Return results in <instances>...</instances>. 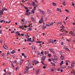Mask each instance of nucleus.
Instances as JSON below:
<instances>
[{
  "label": "nucleus",
  "mask_w": 75,
  "mask_h": 75,
  "mask_svg": "<svg viewBox=\"0 0 75 75\" xmlns=\"http://www.w3.org/2000/svg\"><path fill=\"white\" fill-rule=\"evenodd\" d=\"M57 24H60L61 25V24H62V23H61V22H58Z\"/></svg>",
  "instance_id": "nucleus-37"
},
{
  "label": "nucleus",
  "mask_w": 75,
  "mask_h": 75,
  "mask_svg": "<svg viewBox=\"0 0 75 75\" xmlns=\"http://www.w3.org/2000/svg\"><path fill=\"white\" fill-rule=\"evenodd\" d=\"M32 41H31V38H28V39L27 40V41H30L31 42H34V38H33L32 39Z\"/></svg>",
  "instance_id": "nucleus-5"
},
{
  "label": "nucleus",
  "mask_w": 75,
  "mask_h": 75,
  "mask_svg": "<svg viewBox=\"0 0 75 75\" xmlns=\"http://www.w3.org/2000/svg\"><path fill=\"white\" fill-rule=\"evenodd\" d=\"M5 10V8H2V11H3V12Z\"/></svg>",
  "instance_id": "nucleus-31"
},
{
  "label": "nucleus",
  "mask_w": 75,
  "mask_h": 75,
  "mask_svg": "<svg viewBox=\"0 0 75 75\" xmlns=\"http://www.w3.org/2000/svg\"><path fill=\"white\" fill-rule=\"evenodd\" d=\"M48 60L49 61H50V62H51V61H52V60H51V59H49Z\"/></svg>",
  "instance_id": "nucleus-39"
},
{
  "label": "nucleus",
  "mask_w": 75,
  "mask_h": 75,
  "mask_svg": "<svg viewBox=\"0 0 75 75\" xmlns=\"http://www.w3.org/2000/svg\"><path fill=\"white\" fill-rule=\"evenodd\" d=\"M72 6H75V4L72 2Z\"/></svg>",
  "instance_id": "nucleus-51"
},
{
  "label": "nucleus",
  "mask_w": 75,
  "mask_h": 75,
  "mask_svg": "<svg viewBox=\"0 0 75 75\" xmlns=\"http://www.w3.org/2000/svg\"><path fill=\"white\" fill-rule=\"evenodd\" d=\"M22 56H24L25 55V54H24V53H22Z\"/></svg>",
  "instance_id": "nucleus-50"
},
{
  "label": "nucleus",
  "mask_w": 75,
  "mask_h": 75,
  "mask_svg": "<svg viewBox=\"0 0 75 75\" xmlns=\"http://www.w3.org/2000/svg\"><path fill=\"white\" fill-rule=\"evenodd\" d=\"M69 17V16H67V17H66V18L65 19V20L66 21L67 20V19H68V18Z\"/></svg>",
  "instance_id": "nucleus-35"
},
{
  "label": "nucleus",
  "mask_w": 75,
  "mask_h": 75,
  "mask_svg": "<svg viewBox=\"0 0 75 75\" xmlns=\"http://www.w3.org/2000/svg\"><path fill=\"white\" fill-rule=\"evenodd\" d=\"M4 49H5V50H7L8 49V47H7L6 46H5V47L4 46Z\"/></svg>",
  "instance_id": "nucleus-17"
},
{
  "label": "nucleus",
  "mask_w": 75,
  "mask_h": 75,
  "mask_svg": "<svg viewBox=\"0 0 75 75\" xmlns=\"http://www.w3.org/2000/svg\"><path fill=\"white\" fill-rule=\"evenodd\" d=\"M65 62H66V65H67V66H68V62H69V61H68L67 60H66L65 61Z\"/></svg>",
  "instance_id": "nucleus-14"
},
{
  "label": "nucleus",
  "mask_w": 75,
  "mask_h": 75,
  "mask_svg": "<svg viewBox=\"0 0 75 75\" xmlns=\"http://www.w3.org/2000/svg\"><path fill=\"white\" fill-rule=\"evenodd\" d=\"M37 53H38V54H37V56H38V57H41V54L40 53L39 51H37Z\"/></svg>",
  "instance_id": "nucleus-7"
},
{
  "label": "nucleus",
  "mask_w": 75,
  "mask_h": 75,
  "mask_svg": "<svg viewBox=\"0 0 75 75\" xmlns=\"http://www.w3.org/2000/svg\"><path fill=\"white\" fill-rule=\"evenodd\" d=\"M74 69H72V73L74 75H75V71L74 70Z\"/></svg>",
  "instance_id": "nucleus-13"
},
{
  "label": "nucleus",
  "mask_w": 75,
  "mask_h": 75,
  "mask_svg": "<svg viewBox=\"0 0 75 75\" xmlns=\"http://www.w3.org/2000/svg\"><path fill=\"white\" fill-rule=\"evenodd\" d=\"M3 11H1L0 12V15H3Z\"/></svg>",
  "instance_id": "nucleus-19"
},
{
  "label": "nucleus",
  "mask_w": 75,
  "mask_h": 75,
  "mask_svg": "<svg viewBox=\"0 0 75 75\" xmlns=\"http://www.w3.org/2000/svg\"><path fill=\"white\" fill-rule=\"evenodd\" d=\"M3 21H4L3 20H2V21H0L1 23H3Z\"/></svg>",
  "instance_id": "nucleus-58"
},
{
  "label": "nucleus",
  "mask_w": 75,
  "mask_h": 75,
  "mask_svg": "<svg viewBox=\"0 0 75 75\" xmlns=\"http://www.w3.org/2000/svg\"><path fill=\"white\" fill-rule=\"evenodd\" d=\"M27 65V66L25 68L26 70H25V74H26V72H28L27 71L28 70L32 67V66H31V64L30 62H29L28 63Z\"/></svg>",
  "instance_id": "nucleus-1"
},
{
  "label": "nucleus",
  "mask_w": 75,
  "mask_h": 75,
  "mask_svg": "<svg viewBox=\"0 0 75 75\" xmlns=\"http://www.w3.org/2000/svg\"><path fill=\"white\" fill-rule=\"evenodd\" d=\"M29 11H30V10L27 9V10H26V12H27V13H28V12H29Z\"/></svg>",
  "instance_id": "nucleus-48"
},
{
  "label": "nucleus",
  "mask_w": 75,
  "mask_h": 75,
  "mask_svg": "<svg viewBox=\"0 0 75 75\" xmlns=\"http://www.w3.org/2000/svg\"><path fill=\"white\" fill-rule=\"evenodd\" d=\"M10 54V52H7V53L6 54L7 55H9V54Z\"/></svg>",
  "instance_id": "nucleus-49"
},
{
  "label": "nucleus",
  "mask_w": 75,
  "mask_h": 75,
  "mask_svg": "<svg viewBox=\"0 0 75 75\" xmlns=\"http://www.w3.org/2000/svg\"><path fill=\"white\" fill-rule=\"evenodd\" d=\"M23 60H22L20 61V65H22V64H23Z\"/></svg>",
  "instance_id": "nucleus-18"
},
{
  "label": "nucleus",
  "mask_w": 75,
  "mask_h": 75,
  "mask_svg": "<svg viewBox=\"0 0 75 75\" xmlns=\"http://www.w3.org/2000/svg\"><path fill=\"white\" fill-rule=\"evenodd\" d=\"M19 28H21V29L23 28V27L21 26H19Z\"/></svg>",
  "instance_id": "nucleus-56"
},
{
  "label": "nucleus",
  "mask_w": 75,
  "mask_h": 75,
  "mask_svg": "<svg viewBox=\"0 0 75 75\" xmlns=\"http://www.w3.org/2000/svg\"><path fill=\"white\" fill-rule=\"evenodd\" d=\"M2 56L3 57H5V56H6V54H4V53H2Z\"/></svg>",
  "instance_id": "nucleus-15"
},
{
  "label": "nucleus",
  "mask_w": 75,
  "mask_h": 75,
  "mask_svg": "<svg viewBox=\"0 0 75 75\" xmlns=\"http://www.w3.org/2000/svg\"><path fill=\"white\" fill-rule=\"evenodd\" d=\"M63 30H62L63 33H65V32H66L67 33H68V32L67 31V30H65V29H63Z\"/></svg>",
  "instance_id": "nucleus-20"
},
{
  "label": "nucleus",
  "mask_w": 75,
  "mask_h": 75,
  "mask_svg": "<svg viewBox=\"0 0 75 75\" xmlns=\"http://www.w3.org/2000/svg\"><path fill=\"white\" fill-rule=\"evenodd\" d=\"M41 20L42 21H43V16H41Z\"/></svg>",
  "instance_id": "nucleus-30"
},
{
  "label": "nucleus",
  "mask_w": 75,
  "mask_h": 75,
  "mask_svg": "<svg viewBox=\"0 0 75 75\" xmlns=\"http://www.w3.org/2000/svg\"><path fill=\"white\" fill-rule=\"evenodd\" d=\"M28 30L29 31H31V30H32V28H29L28 29Z\"/></svg>",
  "instance_id": "nucleus-21"
},
{
  "label": "nucleus",
  "mask_w": 75,
  "mask_h": 75,
  "mask_svg": "<svg viewBox=\"0 0 75 75\" xmlns=\"http://www.w3.org/2000/svg\"><path fill=\"white\" fill-rule=\"evenodd\" d=\"M27 36H26V38H28L29 37H30V36H28V34H27Z\"/></svg>",
  "instance_id": "nucleus-41"
},
{
  "label": "nucleus",
  "mask_w": 75,
  "mask_h": 75,
  "mask_svg": "<svg viewBox=\"0 0 75 75\" xmlns=\"http://www.w3.org/2000/svg\"><path fill=\"white\" fill-rule=\"evenodd\" d=\"M52 65L53 66H55V63H53Z\"/></svg>",
  "instance_id": "nucleus-54"
},
{
  "label": "nucleus",
  "mask_w": 75,
  "mask_h": 75,
  "mask_svg": "<svg viewBox=\"0 0 75 75\" xmlns=\"http://www.w3.org/2000/svg\"><path fill=\"white\" fill-rule=\"evenodd\" d=\"M33 63H34L35 65L37 64H39V62L35 60L34 61L32 62Z\"/></svg>",
  "instance_id": "nucleus-8"
},
{
  "label": "nucleus",
  "mask_w": 75,
  "mask_h": 75,
  "mask_svg": "<svg viewBox=\"0 0 75 75\" xmlns=\"http://www.w3.org/2000/svg\"><path fill=\"white\" fill-rule=\"evenodd\" d=\"M33 6H34V7L35 6V3L34 2H33Z\"/></svg>",
  "instance_id": "nucleus-26"
},
{
  "label": "nucleus",
  "mask_w": 75,
  "mask_h": 75,
  "mask_svg": "<svg viewBox=\"0 0 75 75\" xmlns=\"http://www.w3.org/2000/svg\"><path fill=\"white\" fill-rule=\"evenodd\" d=\"M65 11L67 12V13H69V11L68 9H65Z\"/></svg>",
  "instance_id": "nucleus-33"
},
{
  "label": "nucleus",
  "mask_w": 75,
  "mask_h": 75,
  "mask_svg": "<svg viewBox=\"0 0 75 75\" xmlns=\"http://www.w3.org/2000/svg\"><path fill=\"white\" fill-rule=\"evenodd\" d=\"M11 54H14V52L13 51H12V52H11Z\"/></svg>",
  "instance_id": "nucleus-63"
},
{
  "label": "nucleus",
  "mask_w": 75,
  "mask_h": 75,
  "mask_svg": "<svg viewBox=\"0 0 75 75\" xmlns=\"http://www.w3.org/2000/svg\"><path fill=\"white\" fill-rule=\"evenodd\" d=\"M46 25L47 27H50V24H46Z\"/></svg>",
  "instance_id": "nucleus-42"
},
{
  "label": "nucleus",
  "mask_w": 75,
  "mask_h": 75,
  "mask_svg": "<svg viewBox=\"0 0 75 75\" xmlns=\"http://www.w3.org/2000/svg\"><path fill=\"white\" fill-rule=\"evenodd\" d=\"M53 55L54 56H55L56 55V54H55V53H53Z\"/></svg>",
  "instance_id": "nucleus-62"
},
{
  "label": "nucleus",
  "mask_w": 75,
  "mask_h": 75,
  "mask_svg": "<svg viewBox=\"0 0 75 75\" xmlns=\"http://www.w3.org/2000/svg\"><path fill=\"white\" fill-rule=\"evenodd\" d=\"M21 36H22V37H23V36H24V34L21 33Z\"/></svg>",
  "instance_id": "nucleus-36"
},
{
  "label": "nucleus",
  "mask_w": 75,
  "mask_h": 75,
  "mask_svg": "<svg viewBox=\"0 0 75 75\" xmlns=\"http://www.w3.org/2000/svg\"><path fill=\"white\" fill-rule=\"evenodd\" d=\"M50 51H51V52H52L54 51V49L52 48L50 49Z\"/></svg>",
  "instance_id": "nucleus-28"
},
{
  "label": "nucleus",
  "mask_w": 75,
  "mask_h": 75,
  "mask_svg": "<svg viewBox=\"0 0 75 75\" xmlns=\"http://www.w3.org/2000/svg\"><path fill=\"white\" fill-rule=\"evenodd\" d=\"M36 42L37 43H41V42H42V41H36Z\"/></svg>",
  "instance_id": "nucleus-29"
},
{
  "label": "nucleus",
  "mask_w": 75,
  "mask_h": 75,
  "mask_svg": "<svg viewBox=\"0 0 75 75\" xmlns=\"http://www.w3.org/2000/svg\"><path fill=\"white\" fill-rule=\"evenodd\" d=\"M61 72H63V70L61 69L60 70Z\"/></svg>",
  "instance_id": "nucleus-60"
},
{
  "label": "nucleus",
  "mask_w": 75,
  "mask_h": 75,
  "mask_svg": "<svg viewBox=\"0 0 75 75\" xmlns=\"http://www.w3.org/2000/svg\"><path fill=\"white\" fill-rule=\"evenodd\" d=\"M60 55H62V52L61 51L60 52Z\"/></svg>",
  "instance_id": "nucleus-46"
},
{
  "label": "nucleus",
  "mask_w": 75,
  "mask_h": 75,
  "mask_svg": "<svg viewBox=\"0 0 75 75\" xmlns=\"http://www.w3.org/2000/svg\"><path fill=\"white\" fill-rule=\"evenodd\" d=\"M75 64V62H71V68H74V64Z\"/></svg>",
  "instance_id": "nucleus-4"
},
{
  "label": "nucleus",
  "mask_w": 75,
  "mask_h": 75,
  "mask_svg": "<svg viewBox=\"0 0 75 75\" xmlns=\"http://www.w3.org/2000/svg\"><path fill=\"white\" fill-rule=\"evenodd\" d=\"M41 14H43V15H44L45 14V12H44L43 11H42L41 12H40Z\"/></svg>",
  "instance_id": "nucleus-12"
},
{
  "label": "nucleus",
  "mask_w": 75,
  "mask_h": 75,
  "mask_svg": "<svg viewBox=\"0 0 75 75\" xmlns=\"http://www.w3.org/2000/svg\"><path fill=\"white\" fill-rule=\"evenodd\" d=\"M63 62H64V61H62L60 63V65H62L63 64Z\"/></svg>",
  "instance_id": "nucleus-23"
},
{
  "label": "nucleus",
  "mask_w": 75,
  "mask_h": 75,
  "mask_svg": "<svg viewBox=\"0 0 75 75\" xmlns=\"http://www.w3.org/2000/svg\"><path fill=\"white\" fill-rule=\"evenodd\" d=\"M66 50H67V51H69V52H70V50H69L68 48H67V49H66Z\"/></svg>",
  "instance_id": "nucleus-32"
},
{
  "label": "nucleus",
  "mask_w": 75,
  "mask_h": 75,
  "mask_svg": "<svg viewBox=\"0 0 75 75\" xmlns=\"http://www.w3.org/2000/svg\"><path fill=\"white\" fill-rule=\"evenodd\" d=\"M52 4H53V6H55L57 5V4H56V3H55L54 2H53V3Z\"/></svg>",
  "instance_id": "nucleus-22"
},
{
  "label": "nucleus",
  "mask_w": 75,
  "mask_h": 75,
  "mask_svg": "<svg viewBox=\"0 0 75 75\" xmlns=\"http://www.w3.org/2000/svg\"><path fill=\"white\" fill-rule=\"evenodd\" d=\"M49 53V52L48 51H45V55H46V54H48Z\"/></svg>",
  "instance_id": "nucleus-24"
},
{
  "label": "nucleus",
  "mask_w": 75,
  "mask_h": 75,
  "mask_svg": "<svg viewBox=\"0 0 75 75\" xmlns=\"http://www.w3.org/2000/svg\"><path fill=\"white\" fill-rule=\"evenodd\" d=\"M24 8H25L26 10H27V8L25 6L24 7Z\"/></svg>",
  "instance_id": "nucleus-57"
},
{
  "label": "nucleus",
  "mask_w": 75,
  "mask_h": 75,
  "mask_svg": "<svg viewBox=\"0 0 75 75\" xmlns=\"http://www.w3.org/2000/svg\"><path fill=\"white\" fill-rule=\"evenodd\" d=\"M67 46H64V48H65V50H66V49H67Z\"/></svg>",
  "instance_id": "nucleus-61"
},
{
  "label": "nucleus",
  "mask_w": 75,
  "mask_h": 75,
  "mask_svg": "<svg viewBox=\"0 0 75 75\" xmlns=\"http://www.w3.org/2000/svg\"><path fill=\"white\" fill-rule=\"evenodd\" d=\"M35 10H36V7H34V9H33L31 11V13L34 14V13H35Z\"/></svg>",
  "instance_id": "nucleus-6"
},
{
  "label": "nucleus",
  "mask_w": 75,
  "mask_h": 75,
  "mask_svg": "<svg viewBox=\"0 0 75 75\" xmlns=\"http://www.w3.org/2000/svg\"><path fill=\"white\" fill-rule=\"evenodd\" d=\"M45 58H46V57L45 56H43L42 57L41 59V63L43 64V65H45V64H44V61L45 60Z\"/></svg>",
  "instance_id": "nucleus-2"
},
{
  "label": "nucleus",
  "mask_w": 75,
  "mask_h": 75,
  "mask_svg": "<svg viewBox=\"0 0 75 75\" xmlns=\"http://www.w3.org/2000/svg\"><path fill=\"white\" fill-rule=\"evenodd\" d=\"M18 68V67H17L16 68V71Z\"/></svg>",
  "instance_id": "nucleus-38"
},
{
  "label": "nucleus",
  "mask_w": 75,
  "mask_h": 75,
  "mask_svg": "<svg viewBox=\"0 0 75 75\" xmlns=\"http://www.w3.org/2000/svg\"><path fill=\"white\" fill-rule=\"evenodd\" d=\"M29 14V13H28V12H27L25 14V15L26 16H27Z\"/></svg>",
  "instance_id": "nucleus-34"
},
{
  "label": "nucleus",
  "mask_w": 75,
  "mask_h": 75,
  "mask_svg": "<svg viewBox=\"0 0 75 75\" xmlns=\"http://www.w3.org/2000/svg\"><path fill=\"white\" fill-rule=\"evenodd\" d=\"M16 34H18L17 37H18V35H20V36H21V34H20V33H19V32L18 31L16 32Z\"/></svg>",
  "instance_id": "nucleus-9"
},
{
  "label": "nucleus",
  "mask_w": 75,
  "mask_h": 75,
  "mask_svg": "<svg viewBox=\"0 0 75 75\" xmlns=\"http://www.w3.org/2000/svg\"><path fill=\"white\" fill-rule=\"evenodd\" d=\"M59 8H57V10H56V11H59Z\"/></svg>",
  "instance_id": "nucleus-52"
},
{
  "label": "nucleus",
  "mask_w": 75,
  "mask_h": 75,
  "mask_svg": "<svg viewBox=\"0 0 75 75\" xmlns=\"http://www.w3.org/2000/svg\"><path fill=\"white\" fill-rule=\"evenodd\" d=\"M43 69H45V68H46V67L45 66H43Z\"/></svg>",
  "instance_id": "nucleus-45"
},
{
  "label": "nucleus",
  "mask_w": 75,
  "mask_h": 75,
  "mask_svg": "<svg viewBox=\"0 0 75 75\" xmlns=\"http://www.w3.org/2000/svg\"><path fill=\"white\" fill-rule=\"evenodd\" d=\"M0 42L1 43H2L3 42V41H2V40H0Z\"/></svg>",
  "instance_id": "nucleus-53"
},
{
  "label": "nucleus",
  "mask_w": 75,
  "mask_h": 75,
  "mask_svg": "<svg viewBox=\"0 0 75 75\" xmlns=\"http://www.w3.org/2000/svg\"><path fill=\"white\" fill-rule=\"evenodd\" d=\"M31 19L32 20V21H33V22L35 23V22H34V21H35V19H34V18H33V17L31 18Z\"/></svg>",
  "instance_id": "nucleus-10"
},
{
  "label": "nucleus",
  "mask_w": 75,
  "mask_h": 75,
  "mask_svg": "<svg viewBox=\"0 0 75 75\" xmlns=\"http://www.w3.org/2000/svg\"><path fill=\"white\" fill-rule=\"evenodd\" d=\"M48 56L49 57H50L51 56V55L50 54H49L48 55Z\"/></svg>",
  "instance_id": "nucleus-40"
},
{
  "label": "nucleus",
  "mask_w": 75,
  "mask_h": 75,
  "mask_svg": "<svg viewBox=\"0 0 75 75\" xmlns=\"http://www.w3.org/2000/svg\"><path fill=\"white\" fill-rule=\"evenodd\" d=\"M57 71H60V69L59 68L58 69H57Z\"/></svg>",
  "instance_id": "nucleus-59"
},
{
  "label": "nucleus",
  "mask_w": 75,
  "mask_h": 75,
  "mask_svg": "<svg viewBox=\"0 0 75 75\" xmlns=\"http://www.w3.org/2000/svg\"><path fill=\"white\" fill-rule=\"evenodd\" d=\"M47 28V27L44 26V25H43L42 26V29H43L44 30V29H45Z\"/></svg>",
  "instance_id": "nucleus-16"
},
{
  "label": "nucleus",
  "mask_w": 75,
  "mask_h": 75,
  "mask_svg": "<svg viewBox=\"0 0 75 75\" xmlns=\"http://www.w3.org/2000/svg\"><path fill=\"white\" fill-rule=\"evenodd\" d=\"M49 43H53L54 42V40L52 39L50 40L49 41Z\"/></svg>",
  "instance_id": "nucleus-11"
},
{
  "label": "nucleus",
  "mask_w": 75,
  "mask_h": 75,
  "mask_svg": "<svg viewBox=\"0 0 75 75\" xmlns=\"http://www.w3.org/2000/svg\"><path fill=\"white\" fill-rule=\"evenodd\" d=\"M26 22H23V23H22V27L23 28H26L27 27L25 25V24H26Z\"/></svg>",
  "instance_id": "nucleus-3"
},
{
  "label": "nucleus",
  "mask_w": 75,
  "mask_h": 75,
  "mask_svg": "<svg viewBox=\"0 0 75 75\" xmlns=\"http://www.w3.org/2000/svg\"><path fill=\"white\" fill-rule=\"evenodd\" d=\"M61 28H62V29H63V30L64 29V28H65V27H64V26L63 25H62L61 27Z\"/></svg>",
  "instance_id": "nucleus-25"
},
{
  "label": "nucleus",
  "mask_w": 75,
  "mask_h": 75,
  "mask_svg": "<svg viewBox=\"0 0 75 75\" xmlns=\"http://www.w3.org/2000/svg\"><path fill=\"white\" fill-rule=\"evenodd\" d=\"M63 4L64 5V6H65L66 4H65V2H63Z\"/></svg>",
  "instance_id": "nucleus-47"
},
{
  "label": "nucleus",
  "mask_w": 75,
  "mask_h": 75,
  "mask_svg": "<svg viewBox=\"0 0 75 75\" xmlns=\"http://www.w3.org/2000/svg\"><path fill=\"white\" fill-rule=\"evenodd\" d=\"M40 71V69H38V71H36V72L37 74L39 73V72Z\"/></svg>",
  "instance_id": "nucleus-27"
},
{
  "label": "nucleus",
  "mask_w": 75,
  "mask_h": 75,
  "mask_svg": "<svg viewBox=\"0 0 75 75\" xmlns=\"http://www.w3.org/2000/svg\"><path fill=\"white\" fill-rule=\"evenodd\" d=\"M6 23H8V24H9V23H11V21H10L9 22L6 21Z\"/></svg>",
  "instance_id": "nucleus-55"
},
{
  "label": "nucleus",
  "mask_w": 75,
  "mask_h": 75,
  "mask_svg": "<svg viewBox=\"0 0 75 75\" xmlns=\"http://www.w3.org/2000/svg\"><path fill=\"white\" fill-rule=\"evenodd\" d=\"M71 35H73V36H74V37H75V35L74 34H72V33H71Z\"/></svg>",
  "instance_id": "nucleus-43"
},
{
  "label": "nucleus",
  "mask_w": 75,
  "mask_h": 75,
  "mask_svg": "<svg viewBox=\"0 0 75 75\" xmlns=\"http://www.w3.org/2000/svg\"><path fill=\"white\" fill-rule=\"evenodd\" d=\"M67 68L68 69H69V68H70V66H68Z\"/></svg>",
  "instance_id": "nucleus-64"
},
{
  "label": "nucleus",
  "mask_w": 75,
  "mask_h": 75,
  "mask_svg": "<svg viewBox=\"0 0 75 75\" xmlns=\"http://www.w3.org/2000/svg\"><path fill=\"white\" fill-rule=\"evenodd\" d=\"M53 24H54V23L53 22H52L50 23V25H52Z\"/></svg>",
  "instance_id": "nucleus-44"
}]
</instances>
